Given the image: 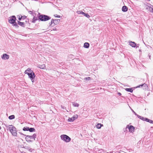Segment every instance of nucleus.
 I'll use <instances>...</instances> for the list:
<instances>
[{"mask_svg": "<svg viewBox=\"0 0 153 153\" xmlns=\"http://www.w3.org/2000/svg\"><path fill=\"white\" fill-rule=\"evenodd\" d=\"M38 19L41 21H46L51 19V17L47 15L41 14L40 13H38Z\"/></svg>", "mask_w": 153, "mask_h": 153, "instance_id": "obj_1", "label": "nucleus"}, {"mask_svg": "<svg viewBox=\"0 0 153 153\" xmlns=\"http://www.w3.org/2000/svg\"><path fill=\"white\" fill-rule=\"evenodd\" d=\"M7 128L11 132V134L14 136H17V133L16 128L12 125H8Z\"/></svg>", "mask_w": 153, "mask_h": 153, "instance_id": "obj_2", "label": "nucleus"}, {"mask_svg": "<svg viewBox=\"0 0 153 153\" xmlns=\"http://www.w3.org/2000/svg\"><path fill=\"white\" fill-rule=\"evenodd\" d=\"M60 137L62 140L66 143H68L71 140V138L66 134H62Z\"/></svg>", "mask_w": 153, "mask_h": 153, "instance_id": "obj_3", "label": "nucleus"}, {"mask_svg": "<svg viewBox=\"0 0 153 153\" xmlns=\"http://www.w3.org/2000/svg\"><path fill=\"white\" fill-rule=\"evenodd\" d=\"M36 137V134H34L33 135H27L25 137V139L27 141L31 142V140L33 139L35 140V139Z\"/></svg>", "mask_w": 153, "mask_h": 153, "instance_id": "obj_4", "label": "nucleus"}, {"mask_svg": "<svg viewBox=\"0 0 153 153\" xmlns=\"http://www.w3.org/2000/svg\"><path fill=\"white\" fill-rule=\"evenodd\" d=\"M26 74H27L28 76L29 77L30 79L32 82H33L34 79L36 76L34 73V72L32 73L27 72L26 73Z\"/></svg>", "mask_w": 153, "mask_h": 153, "instance_id": "obj_5", "label": "nucleus"}, {"mask_svg": "<svg viewBox=\"0 0 153 153\" xmlns=\"http://www.w3.org/2000/svg\"><path fill=\"white\" fill-rule=\"evenodd\" d=\"M16 16H12L9 18L8 22L10 24H12L16 22Z\"/></svg>", "mask_w": 153, "mask_h": 153, "instance_id": "obj_6", "label": "nucleus"}, {"mask_svg": "<svg viewBox=\"0 0 153 153\" xmlns=\"http://www.w3.org/2000/svg\"><path fill=\"white\" fill-rule=\"evenodd\" d=\"M60 20L59 19H53L51 20V22L49 23L50 26H51L54 23L55 25H57L60 22Z\"/></svg>", "mask_w": 153, "mask_h": 153, "instance_id": "obj_7", "label": "nucleus"}, {"mask_svg": "<svg viewBox=\"0 0 153 153\" xmlns=\"http://www.w3.org/2000/svg\"><path fill=\"white\" fill-rule=\"evenodd\" d=\"M128 128L129 129V132H134V127L132 126H129L127 125L126 126V129ZM126 131V129L124 131V132H125Z\"/></svg>", "mask_w": 153, "mask_h": 153, "instance_id": "obj_8", "label": "nucleus"}, {"mask_svg": "<svg viewBox=\"0 0 153 153\" xmlns=\"http://www.w3.org/2000/svg\"><path fill=\"white\" fill-rule=\"evenodd\" d=\"M129 45L133 48H137L139 47V44H137L134 42L129 41Z\"/></svg>", "mask_w": 153, "mask_h": 153, "instance_id": "obj_9", "label": "nucleus"}, {"mask_svg": "<svg viewBox=\"0 0 153 153\" xmlns=\"http://www.w3.org/2000/svg\"><path fill=\"white\" fill-rule=\"evenodd\" d=\"M142 88L143 90H146L148 88V86L147 85L145 84L144 83L142 85H140L138 86H137L136 87V88Z\"/></svg>", "mask_w": 153, "mask_h": 153, "instance_id": "obj_10", "label": "nucleus"}, {"mask_svg": "<svg viewBox=\"0 0 153 153\" xmlns=\"http://www.w3.org/2000/svg\"><path fill=\"white\" fill-rule=\"evenodd\" d=\"M78 115L77 114H76L73 116L72 117L69 118L68 120V121L69 122H73L77 118Z\"/></svg>", "mask_w": 153, "mask_h": 153, "instance_id": "obj_11", "label": "nucleus"}, {"mask_svg": "<svg viewBox=\"0 0 153 153\" xmlns=\"http://www.w3.org/2000/svg\"><path fill=\"white\" fill-rule=\"evenodd\" d=\"M1 58L3 59H9V56L6 53H4L2 55Z\"/></svg>", "mask_w": 153, "mask_h": 153, "instance_id": "obj_12", "label": "nucleus"}, {"mask_svg": "<svg viewBox=\"0 0 153 153\" xmlns=\"http://www.w3.org/2000/svg\"><path fill=\"white\" fill-rule=\"evenodd\" d=\"M122 10L123 12H126L128 10V7L126 6H123L122 8Z\"/></svg>", "mask_w": 153, "mask_h": 153, "instance_id": "obj_13", "label": "nucleus"}, {"mask_svg": "<svg viewBox=\"0 0 153 153\" xmlns=\"http://www.w3.org/2000/svg\"><path fill=\"white\" fill-rule=\"evenodd\" d=\"M90 46L88 42H85L84 43L83 47L84 48H88Z\"/></svg>", "mask_w": 153, "mask_h": 153, "instance_id": "obj_14", "label": "nucleus"}, {"mask_svg": "<svg viewBox=\"0 0 153 153\" xmlns=\"http://www.w3.org/2000/svg\"><path fill=\"white\" fill-rule=\"evenodd\" d=\"M18 24L23 27H25V23L23 22H20V21H17Z\"/></svg>", "mask_w": 153, "mask_h": 153, "instance_id": "obj_15", "label": "nucleus"}, {"mask_svg": "<svg viewBox=\"0 0 153 153\" xmlns=\"http://www.w3.org/2000/svg\"><path fill=\"white\" fill-rule=\"evenodd\" d=\"M39 19L38 17H36L34 16L32 20V22L33 23H35L36 21H37Z\"/></svg>", "mask_w": 153, "mask_h": 153, "instance_id": "obj_16", "label": "nucleus"}, {"mask_svg": "<svg viewBox=\"0 0 153 153\" xmlns=\"http://www.w3.org/2000/svg\"><path fill=\"white\" fill-rule=\"evenodd\" d=\"M146 9L148 10L150 12H151L152 10V8L151 6H146Z\"/></svg>", "mask_w": 153, "mask_h": 153, "instance_id": "obj_17", "label": "nucleus"}, {"mask_svg": "<svg viewBox=\"0 0 153 153\" xmlns=\"http://www.w3.org/2000/svg\"><path fill=\"white\" fill-rule=\"evenodd\" d=\"M126 91L132 93L133 91V90L132 88H126L125 89Z\"/></svg>", "mask_w": 153, "mask_h": 153, "instance_id": "obj_18", "label": "nucleus"}, {"mask_svg": "<svg viewBox=\"0 0 153 153\" xmlns=\"http://www.w3.org/2000/svg\"><path fill=\"white\" fill-rule=\"evenodd\" d=\"M139 118L141 120H142L143 121H145V119H146V118H145V117H142L141 116H140L139 115H138V116H137V117Z\"/></svg>", "mask_w": 153, "mask_h": 153, "instance_id": "obj_19", "label": "nucleus"}, {"mask_svg": "<svg viewBox=\"0 0 153 153\" xmlns=\"http://www.w3.org/2000/svg\"><path fill=\"white\" fill-rule=\"evenodd\" d=\"M102 124H101L100 123H98L96 126V127L97 128L100 129L101 128L102 126H103Z\"/></svg>", "mask_w": 153, "mask_h": 153, "instance_id": "obj_20", "label": "nucleus"}, {"mask_svg": "<svg viewBox=\"0 0 153 153\" xmlns=\"http://www.w3.org/2000/svg\"><path fill=\"white\" fill-rule=\"evenodd\" d=\"M29 72L30 73H32L33 72V71L31 70L30 68H28L25 71V73L26 74V73Z\"/></svg>", "mask_w": 153, "mask_h": 153, "instance_id": "obj_21", "label": "nucleus"}, {"mask_svg": "<svg viewBox=\"0 0 153 153\" xmlns=\"http://www.w3.org/2000/svg\"><path fill=\"white\" fill-rule=\"evenodd\" d=\"M28 131H29L30 132H34L35 131V129L33 128H29Z\"/></svg>", "mask_w": 153, "mask_h": 153, "instance_id": "obj_22", "label": "nucleus"}, {"mask_svg": "<svg viewBox=\"0 0 153 153\" xmlns=\"http://www.w3.org/2000/svg\"><path fill=\"white\" fill-rule=\"evenodd\" d=\"M12 25L13 26H14L16 28H18L19 27L18 24H17V22H15L14 23L12 24Z\"/></svg>", "mask_w": 153, "mask_h": 153, "instance_id": "obj_23", "label": "nucleus"}, {"mask_svg": "<svg viewBox=\"0 0 153 153\" xmlns=\"http://www.w3.org/2000/svg\"><path fill=\"white\" fill-rule=\"evenodd\" d=\"M15 118V116L14 115H11L10 116L8 117V118L10 120H11L14 119Z\"/></svg>", "mask_w": 153, "mask_h": 153, "instance_id": "obj_24", "label": "nucleus"}, {"mask_svg": "<svg viewBox=\"0 0 153 153\" xmlns=\"http://www.w3.org/2000/svg\"><path fill=\"white\" fill-rule=\"evenodd\" d=\"M29 127H25L23 128V130L24 131H28L29 129Z\"/></svg>", "mask_w": 153, "mask_h": 153, "instance_id": "obj_25", "label": "nucleus"}, {"mask_svg": "<svg viewBox=\"0 0 153 153\" xmlns=\"http://www.w3.org/2000/svg\"><path fill=\"white\" fill-rule=\"evenodd\" d=\"M27 149L30 152H34V149L31 148H28Z\"/></svg>", "mask_w": 153, "mask_h": 153, "instance_id": "obj_26", "label": "nucleus"}, {"mask_svg": "<svg viewBox=\"0 0 153 153\" xmlns=\"http://www.w3.org/2000/svg\"><path fill=\"white\" fill-rule=\"evenodd\" d=\"M73 106L74 107H78L79 106V104L76 102H74L73 104Z\"/></svg>", "mask_w": 153, "mask_h": 153, "instance_id": "obj_27", "label": "nucleus"}, {"mask_svg": "<svg viewBox=\"0 0 153 153\" xmlns=\"http://www.w3.org/2000/svg\"><path fill=\"white\" fill-rule=\"evenodd\" d=\"M45 67V65H40L39 67V68L41 69H44Z\"/></svg>", "mask_w": 153, "mask_h": 153, "instance_id": "obj_28", "label": "nucleus"}, {"mask_svg": "<svg viewBox=\"0 0 153 153\" xmlns=\"http://www.w3.org/2000/svg\"><path fill=\"white\" fill-rule=\"evenodd\" d=\"M84 15L85 16V17H87V18H89L90 17V16L89 15H88V13H85Z\"/></svg>", "mask_w": 153, "mask_h": 153, "instance_id": "obj_29", "label": "nucleus"}, {"mask_svg": "<svg viewBox=\"0 0 153 153\" xmlns=\"http://www.w3.org/2000/svg\"><path fill=\"white\" fill-rule=\"evenodd\" d=\"M145 121H146L147 122H149L150 123H151V120L148 119L147 118H146V119H145Z\"/></svg>", "mask_w": 153, "mask_h": 153, "instance_id": "obj_30", "label": "nucleus"}, {"mask_svg": "<svg viewBox=\"0 0 153 153\" xmlns=\"http://www.w3.org/2000/svg\"><path fill=\"white\" fill-rule=\"evenodd\" d=\"M17 16L18 18V19L19 21H21L22 20V18H21V15L20 16V15H18Z\"/></svg>", "mask_w": 153, "mask_h": 153, "instance_id": "obj_31", "label": "nucleus"}, {"mask_svg": "<svg viewBox=\"0 0 153 153\" xmlns=\"http://www.w3.org/2000/svg\"><path fill=\"white\" fill-rule=\"evenodd\" d=\"M130 108H131V110L132 111V112L134 113V114L137 116H137L138 115L137 113L132 109L131 108V107H130Z\"/></svg>", "mask_w": 153, "mask_h": 153, "instance_id": "obj_32", "label": "nucleus"}, {"mask_svg": "<svg viewBox=\"0 0 153 153\" xmlns=\"http://www.w3.org/2000/svg\"><path fill=\"white\" fill-rule=\"evenodd\" d=\"M21 18H22V20H24V19H25L27 17V16H25V15H24V16L21 15Z\"/></svg>", "mask_w": 153, "mask_h": 153, "instance_id": "obj_33", "label": "nucleus"}, {"mask_svg": "<svg viewBox=\"0 0 153 153\" xmlns=\"http://www.w3.org/2000/svg\"><path fill=\"white\" fill-rule=\"evenodd\" d=\"M91 79V77H88L85 78L84 79H85L86 81H88V80Z\"/></svg>", "mask_w": 153, "mask_h": 153, "instance_id": "obj_34", "label": "nucleus"}, {"mask_svg": "<svg viewBox=\"0 0 153 153\" xmlns=\"http://www.w3.org/2000/svg\"><path fill=\"white\" fill-rule=\"evenodd\" d=\"M77 13H78V14H82V15H84V14L85 13H84L82 11H78Z\"/></svg>", "mask_w": 153, "mask_h": 153, "instance_id": "obj_35", "label": "nucleus"}, {"mask_svg": "<svg viewBox=\"0 0 153 153\" xmlns=\"http://www.w3.org/2000/svg\"><path fill=\"white\" fill-rule=\"evenodd\" d=\"M54 16L55 17H57V18H60L61 17L59 15H58L57 14H55Z\"/></svg>", "mask_w": 153, "mask_h": 153, "instance_id": "obj_36", "label": "nucleus"}, {"mask_svg": "<svg viewBox=\"0 0 153 153\" xmlns=\"http://www.w3.org/2000/svg\"><path fill=\"white\" fill-rule=\"evenodd\" d=\"M28 13L31 14H33V11H28Z\"/></svg>", "mask_w": 153, "mask_h": 153, "instance_id": "obj_37", "label": "nucleus"}, {"mask_svg": "<svg viewBox=\"0 0 153 153\" xmlns=\"http://www.w3.org/2000/svg\"><path fill=\"white\" fill-rule=\"evenodd\" d=\"M19 133L21 135H23V136H25L26 135L23 134V133H21V132H19Z\"/></svg>", "mask_w": 153, "mask_h": 153, "instance_id": "obj_38", "label": "nucleus"}, {"mask_svg": "<svg viewBox=\"0 0 153 153\" xmlns=\"http://www.w3.org/2000/svg\"><path fill=\"white\" fill-rule=\"evenodd\" d=\"M61 107L63 109H66L65 107H64V106L62 105Z\"/></svg>", "mask_w": 153, "mask_h": 153, "instance_id": "obj_39", "label": "nucleus"}, {"mask_svg": "<svg viewBox=\"0 0 153 153\" xmlns=\"http://www.w3.org/2000/svg\"><path fill=\"white\" fill-rule=\"evenodd\" d=\"M53 30H56V28H53Z\"/></svg>", "mask_w": 153, "mask_h": 153, "instance_id": "obj_40", "label": "nucleus"}, {"mask_svg": "<svg viewBox=\"0 0 153 153\" xmlns=\"http://www.w3.org/2000/svg\"><path fill=\"white\" fill-rule=\"evenodd\" d=\"M118 94L120 96L121 95V94L119 92V93H118Z\"/></svg>", "mask_w": 153, "mask_h": 153, "instance_id": "obj_41", "label": "nucleus"}, {"mask_svg": "<svg viewBox=\"0 0 153 153\" xmlns=\"http://www.w3.org/2000/svg\"><path fill=\"white\" fill-rule=\"evenodd\" d=\"M151 12L153 13V8H152V10Z\"/></svg>", "mask_w": 153, "mask_h": 153, "instance_id": "obj_42", "label": "nucleus"}, {"mask_svg": "<svg viewBox=\"0 0 153 153\" xmlns=\"http://www.w3.org/2000/svg\"><path fill=\"white\" fill-rule=\"evenodd\" d=\"M151 123H153V121L151 120Z\"/></svg>", "mask_w": 153, "mask_h": 153, "instance_id": "obj_43", "label": "nucleus"}, {"mask_svg": "<svg viewBox=\"0 0 153 153\" xmlns=\"http://www.w3.org/2000/svg\"><path fill=\"white\" fill-rule=\"evenodd\" d=\"M148 56H149V58H150V59H150V57H151V56H150V55H148Z\"/></svg>", "mask_w": 153, "mask_h": 153, "instance_id": "obj_44", "label": "nucleus"}, {"mask_svg": "<svg viewBox=\"0 0 153 153\" xmlns=\"http://www.w3.org/2000/svg\"><path fill=\"white\" fill-rule=\"evenodd\" d=\"M149 4L150 5V6H152V7H153V5H151L150 4Z\"/></svg>", "mask_w": 153, "mask_h": 153, "instance_id": "obj_45", "label": "nucleus"}, {"mask_svg": "<svg viewBox=\"0 0 153 153\" xmlns=\"http://www.w3.org/2000/svg\"><path fill=\"white\" fill-rule=\"evenodd\" d=\"M147 1H150V0H147Z\"/></svg>", "mask_w": 153, "mask_h": 153, "instance_id": "obj_46", "label": "nucleus"}, {"mask_svg": "<svg viewBox=\"0 0 153 153\" xmlns=\"http://www.w3.org/2000/svg\"><path fill=\"white\" fill-rule=\"evenodd\" d=\"M1 126H0V129H1Z\"/></svg>", "mask_w": 153, "mask_h": 153, "instance_id": "obj_47", "label": "nucleus"}, {"mask_svg": "<svg viewBox=\"0 0 153 153\" xmlns=\"http://www.w3.org/2000/svg\"><path fill=\"white\" fill-rule=\"evenodd\" d=\"M118 153H120V152H118Z\"/></svg>", "mask_w": 153, "mask_h": 153, "instance_id": "obj_48", "label": "nucleus"}]
</instances>
